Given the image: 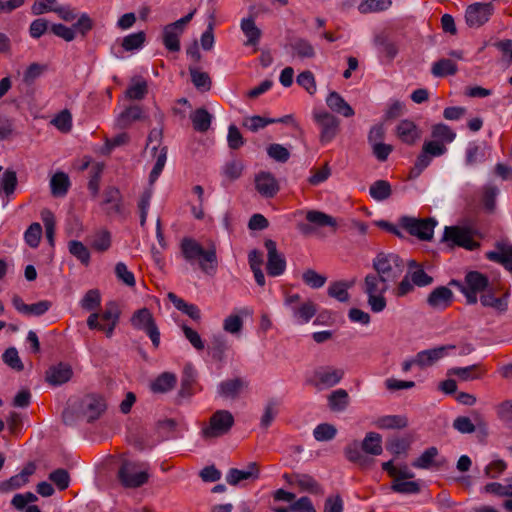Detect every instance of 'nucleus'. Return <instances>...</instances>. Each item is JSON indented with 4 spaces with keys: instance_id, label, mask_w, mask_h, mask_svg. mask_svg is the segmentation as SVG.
Returning <instances> with one entry per match:
<instances>
[{
    "instance_id": "obj_1",
    "label": "nucleus",
    "mask_w": 512,
    "mask_h": 512,
    "mask_svg": "<svg viewBox=\"0 0 512 512\" xmlns=\"http://www.w3.org/2000/svg\"><path fill=\"white\" fill-rule=\"evenodd\" d=\"M183 258L193 264L198 260L199 268L207 275H214L218 268L216 246L211 244L207 249L193 238L185 237L180 243Z\"/></svg>"
},
{
    "instance_id": "obj_2",
    "label": "nucleus",
    "mask_w": 512,
    "mask_h": 512,
    "mask_svg": "<svg viewBox=\"0 0 512 512\" xmlns=\"http://www.w3.org/2000/svg\"><path fill=\"white\" fill-rule=\"evenodd\" d=\"M450 285L458 288L465 296L469 305H474L478 301V294H482L490 287L489 279L486 275L478 271H469L464 281L452 280Z\"/></svg>"
},
{
    "instance_id": "obj_3",
    "label": "nucleus",
    "mask_w": 512,
    "mask_h": 512,
    "mask_svg": "<svg viewBox=\"0 0 512 512\" xmlns=\"http://www.w3.org/2000/svg\"><path fill=\"white\" fill-rule=\"evenodd\" d=\"M121 485L125 488H139L149 480L148 464L123 460L117 473Z\"/></svg>"
},
{
    "instance_id": "obj_4",
    "label": "nucleus",
    "mask_w": 512,
    "mask_h": 512,
    "mask_svg": "<svg viewBox=\"0 0 512 512\" xmlns=\"http://www.w3.org/2000/svg\"><path fill=\"white\" fill-rule=\"evenodd\" d=\"M375 273L388 284L399 279L404 271L403 260L394 253H379L373 260Z\"/></svg>"
},
{
    "instance_id": "obj_5",
    "label": "nucleus",
    "mask_w": 512,
    "mask_h": 512,
    "mask_svg": "<svg viewBox=\"0 0 512 512\" xmlns=\"http://www.w3.org/2000/svg\"><path fill=\"white\" fill-rule=\"evenodd\" d=\"M390 284L384 281L376 273L367 274L364 279V292L368 296V304L375 313L383 311L386 307L384 293L388 290Z\"/></svg>"
},
{
    "instance_id": "obj_6",
    "label": "nucleus",
    "mask_w": 512,
    "mask_h": 512,
    "mask_svg": "<svg viewBox=\"0 0 512 512\" xmlns=\"http://www.w3.org/2000/svg\"><path fill=\"white\" fill-rule=\"evenodd\" d=\"M438 222L435 218H415L410 216H402L399 219V225L411 236L417 237L422 241H430L433 238L434 229Z\"/></svg>"
},
{
    "instance_id": "obj_7",
    "label": "nucleus",
    "mask_w": 512,
    "mask_h": 512,
    "mask_svg": "<svg viewBox=\"0 0 512 512\" xmlns=\"http://www.w3.org/2000/svg\"><path fill=\"white\" fill-rule=\"evenodd\" d=\"M234 425V417L228 410H217L209 419L208 426L202 428V437L206 440L219 438L227 434Z\"/></svg>"
},
{
    "instance_id": "obj_8",
    "label": "nucleus",
    "mask_w": 512,
    "mask_h": 512,
    "mask_svg": "<svg viewBox=\"0 0 512 512\" xmlns=\"http://www.w3.org/2000/svg\"><path fill=\"white\" fill-rule=\"evenodd\" d=\"M441 242L446 243L450 248L458 246L470 251L480 247V243L472 238L470 231L460 226H446Z\"/></svg>"
},
{
    "instance_id": "obj_9",
    "label": "nucleus",
    "mask_w": 512,
    "mask_h": 512,
    "mask_svg": "<svg viewBox=\"0 0 512 512\" xmlns=\"http://www.w3.org/2000/svg\"><path fill=\"white\" fill-rule=\"evenodd\" d=\"M130 321L135 329L142 330L149 336L154 348L159 347L160 332L149 309L141 308L135 311Z\"/></svg>"
},
{
    "instance_id": "obj_10",
    "label": "nucleus",
    "mask_w": 512,
    "mask_h": 512,
    "mask_svg": "<svg viewBox=\"0 0 512 512\" xmlns=\"http://www.w3.org/2000/svg\"><path fill=\"white\" fill-rule=\"evenodd\" d=\"M194 12L188 13L186 16L163 28V44L168 51L178 52L180 50V36L184 32L185 26L192 20Z\"/></svg>"
},
{
    "instance_id": "obj_11",
    "label": "nucleus",
    "mask_w": 512,
    "mask_h": 512,
    "mask_svg": "<svg viewBox=\"0 0 512 512\" xmlns=\"http://www.w3.org/2000/svg\"><path fill=\"white\" fill-rule=\"evenodd\" d=\"M313 117L321 129L320 141L322 143L332 141L339 131V120L334 115L326 111L314 112Z\"/></svg>"
},
{
    "instance_id": "obj_12",
    "label": "nucleus",
    "mask_w": 512,
    "mask_h": 512,
    "mask_svg": "<svg viewBox=\"0 0 512 512\" xmlns=\"http://www.w3.org/2000/svg\"><path fill=\"white\" fill-rule=\"evenodd\" d=\"M267 250V264L266 269L269 276H280L285 272L286 260L282 253L277 250L276 242L272 239H267L264 242Z\"/></svg>"
},
{
    "instance_id": "obj_13",
    "label": "nucleus",
    "mask_w": 512,
    "mask_h": 512,
    "mask_svg": "<svg viewBox=\"0 0 512 512\" xmlns=\"http://www.w3.org/2000/svg\"><path fill=\"white\" fill-rule=\"evenodd\" d=\"M494 13V5L492 3H474L469 5L465 19L469 27L478 28L484 25Z\"/></svg>"
},
{
    "instance_id": "obj_14",
    "label": "nucleus",
    "mask_w": 512,
    "mask_h": 512,
    "mask_svg": "<svg viewBox=\"0 0 512 512\" xmlns=\"http://www.w3.org/2000/svg\"><path fill=\"white\" fill-rule=\"evenodd\" d=\"M260 477V467L256 462H250L246 466V469L240 470L237 468H231L227 475L226 481L229 485L237 486L242 481H255Z\"/></svg>"
},
{
    "instance_id": "obj_15",
    "label": "nucleus",
    "mask_w": 512,
    "mask_h": 512,
    "mask_svg": "<svg viewBox=\"0 0 512 512\" xmlns=\"http://www.w3.org/2000/svg\"><path fill=\"white\" fill-rule=\"evenodd\" d=\"M255 189L264 198H273L279 191V183L270 172H260L255 176Z\"/></svg>"
},
{
    "instance_id": "obj_16",
    "label": "nucleus",
    "mask_w": 512,
    "mask_h": 512,
    "mask_svg": "<svg viewBox=\"0 0 512 512\" xmlns=\"http://www.w3.org/2000/svg\"><path fill=\"white\" fill-rule=\"evenodd\" d=\"M455 348V345H444L420 351L416 354L417 366L421 368L432 366L438 360L443 358L447 354L448 350H452Z\"/></svg>"
},
{
    "instance_id": "obj_17",
    "label": "nucleus",
    "mask_w": 512,
    "mask_h": 512,
    "mask_svg": "<svg viewBox=\"0 0 512 512\" xmlns=\"http://www.w3.org/2000/svg\"><path fill=\"white\" fill-rule=\"evenodd\" d=\"M36 466L34 463H28L22 471L12 476L10 479L0 482V490L2 492H9L24 486L28 481L29 477L35 472Z\"/></svg>"
},
{
    "instance_id": "obj_18",
    "label": "nucleus",
    "mask_w": 512,
    "mask_h": 512,
    "mask_svg": "<svg viewBox=\"0 0 512 512\" xmlns=\"http://www.w3.org/2000/svg\"><path fill=\"white\" fill-rule=\"evenodd\" d=\"M72 376V367L67 363L60 362L47 370L46 381L52 386H58L68 382Z\"/></svg>"
},
{
    "instance_id": "obj_19",
    "label": "nucleus",
    "mask_w": 512,
    "mask_h": 512,
    "mask_svg": "<svg viewBox=\"0 0 512 512\" xmlns=\"http://www.w3.org/2000/svg\"><path fill=\"white\" fill-rule=\"evenodd\" d=\"M453 292L446 286H440L430 292L427 303L434 309L443 310L451 305Z\"/></svg>"
},
{
    "instance_id": "obj_20",
    "label": "nucleus",
    "mask_w": 512,
    "mask_h": 512,
    "mask_svg": "<svg viewBox=\"0 0 512 512\" xmlns=\"http://www.w3.org/2000/svg\"><path fill=\"white\" fill-rule=\"evenodd\" d=\"M99 318L102 321L107 322L104 328V333L107 337H111L113 335L114 329L119 321L120 312L115 302H109L106 305L105 310L102 314H99Z\"/></svg>"
},
{
    "instance_id": "obj_21",
    "label": "nucleus",
    "mask_w": 512,
    "mask_h": 512,
    "mask_svg": "<svg viewBox=\"0 0 512 512\" xmlns=\"http://www.w3.org/2000/svg\"><path fill=\"white\" fill-rule=\"evenodd\" d=\"M289 48L293 57L299 59H310L316 55L313 45L304 38H296L290 44Z\"/></svg>"
},
{
    "instance_id": "obj_22",
    "label": "nucleus",
    "mask_w": 512,
    "mask_h": 512,
    "mask_svg": "<svg viewBox=\"0 0 512 512\" xmlns=\"http://www.w3.org/2000/svg\"><path fill=\"white\" fill-rule=\"evenodd\" d=\"M399 139L406 144H413L419 137L420 131L414 122L410 120H402L396 129Z\"/></svg>"
},
{
    "instance_id": "obj_23",
    "label": "nucleus",
    "mask_w": 512,
    "mask_h": 512,
    "mask_svg": "<svg viewBox=\"0 0 512 512\" xmlns=\"http://www.w3.org/2000/svg\"><path fill=\"white\" fill-rule=\"evenodd\" d=\"M315 376L318 381V385L332 387L341 381L344 376V371L342 369L327 367L317 371Z\"/></svg>"
},
{
    "instance_id": "obj_24",
    "label": "nucleus",
    "mask_w": 512,
    "mask_h": 512,
    "mask_svg": "<svg viewBox=\"0 0 512 512\" xmlns=\"http://www.w3.org/2000/svg\"><path fill=\"white\" fill-rule=\"evenodd\" d=\"M480 302L482 306L493 308L500 313L505 312L508 308L507 296L496 297L491 286L480 295Z\"/></svg>"
},
{
    "instance_id": "obj_25",
    "label": "nucleus",
    "mask_w": 512,
    "mask_h": 512,
    "mask_svg": "<svg viewBox=\"0 0 512 512\" xmlns=\"http://www.w3.org/2000/svg\"><path fill=\"white\" fill-rule=\"evenodd\" d=\"M326 103L332 111L339 113L344 117H351L354 115L352 107L337 92H331L326 99Z\"/></svg>"
},
{
    "instance_id": "obj_26",
    "label": "nucleus",
    "mask_w": 512,
    "mask_h": 512,
    "mask_svg": "<svg viewBox=\"0 0 512 512\" xmlns=\"http://www.w3.org/2000/svg\"><path fill=\"white\" fill-rule=\"evenodd\" d=\"M485 374V370L480 364H474L467 367H455L448 370V375L457 376L463 381L480 379Z\"/></svg>"
},
{
    "instance_id": "obj_27",
    "label": "nucleus",
    "mask_w": 512,
    "mask_h": 512,
    "mask_svg": "<svg viewBox=\"0 0 512 512\" xmlns=\"http://www.w3.org/2000/svg\"><path fill=\"white\" fill-rule=\"evenodd\" d=\"M70 179L64 172H56L50 180L51 194L54 197H64L70 188Z\"/></svg>"
},
{
    "instance_id": "obj_28",
    "label": "nucleus",
    "mask_w": 512,
    "mask_h": 512,
    "mask_svg": "<svg viewBox=\"0 0 512 512\" xmlns=\"http://www.w3.org/2000/svg\"><path fill=\"white\" fill-rule=\"evenodd\" d=\"M290 119H292L291 115H286L282 118L274 119V118H264L261 116H252L244 120L243 125L247 127L252 132H257L259 129L266 127L272 123H287Z\"/></svg>"
},
{
    "instance_id": "obj_29",
    "label": "nucleus",
    "mask_w": 512,
    "mask_h": 512,
    "mask_svg": "<svg viewBox=\"0 0 512 512\" xmlns=\"http://www.w3.org/2000/svg\"><path fill=\"white\" fill-rule=\"evenodd\" d=\"M241 30L244 35L247 37V41L245 45L247 46H256L259 43L262 32L256 26L255 20L253 17L244 18L241 21Z\"/></svg>"
},
{
    "instance_id": "obj_30",
    "label": "nucleus",
    "mask_w": 512,
    "mask_h": 512,
    "mask_svg": "<svg viewBox=\"0 0 512 512\" xmlns=\"http://www.w3.org/2000/svg\"><path fill=\"white\" fill-rule=\"evenodd\" d=\"M499 188L491 183L484 185L481 189V203L487 213H494L496 210V198Z\"/></svg>"
},
{
    "instance_id": "obj_31",
    "label": "nucleus",
    "mask_w": 512,
    "mask_h": 512,
    "mask_svg": "<svg viewBox=\"0 0 512 512\" xmlns=\"http://www.w3.org/2000/svg\"><path fill=\"white\" fill-rule=\"evenodd\" d=\"M106 405L101 397L89 396L85 400L84 413L89 422L99 418Z\"/></svg>"
},
{
    "instance_id": "obj_32",
    "label": "nucleus",
    "mask_w": 512,
    "mask_h": 512,
    "mask_svg": "<svg viewBox=\"0 0 512 512\" xmlns=\"http://www.w3.org/2000/svg\"><path fill=\"white\" fill-rule=\"evenodd\" d=\"M361 448L364 453L378 456L382 453V437L376 432H368L364 437Z\"/></svg>"
},
{
    "instance_id": "obj_33",
    "label": "nucleus",
    "mask_w": 512,
    "mask_h": 512,
    "mask_svg": "<svg viewBox=\"0 0 512 512\" xmlns=\"http://www.w3.org/2000/svg\"><path fill=\"white\" fill-rule=\"evenodd\" d=\"M142 119V108L138 105L126 108L116 119L119 129L128 128L134 121Z\"/></svg>"
},
{
    "instance_id": "obj_34",
    "label": "nucleus",
    "mask_w": 512,
    "mask_h": 512,
    "mask_svg": "<svg viewBox=\"0 0 512 512\" xmlns=\"http://www.w3.org/2000/svg\"><path fill=\"white\" fill-rule=\"evenodd\" d=\"M245 387L241 378L228 379L219 385V394L225 398H236Z\"/></svg>"
},
{
    "instance_id": "obj_35",
    "label": "nucleus",
    "mask_w": 512,
    "mask_h": 512,
    "mask_svg": "<svg viewBox=\"0 0 512 512\" xmlns=\"http://www.w3.org/2000/svg\"><path fill=\"white\" fill-rule=\"evenodd\" d=\"M104 204H110L108 213H122V195L118 188L111 186L104 191Z\"/></svg>"
},
{
    "instance_id": "obj_36",
    "label": "nucleus",
    "mask_w": 512,
    "mask_h": 512,
    "mask_svg": "<svg viewBox=\"0 0 512 512\" xmlns=\"http://www.w3.org/2000/svg\"><path fill=\"white\" fill-rule=\"evenodd\" d=\"M193 128L198 132H206L211 126L212 116L205 108L196 109L190 116Z\"/></svg>"
},
{
    "instance_id": "obj_37",
    "label": "nucleus",
    "mask_w": 512,
    "mask_h": 512,
    "mask_svg": "<svg viewBox=\"0 0 512 512\" xmlns=\"http://www.w3.org/2000/svg\"><path fill=\"white\" fill-rule=\"evenodd\" d=\"M375 425L379 429H403L408 425V419L402 415H387L379 417Z\"/></svg>"
},
{
    "instance_id": "obj_38",
    "label": "nucleus",
    "mask_w": 512,
    "mask_h": 512,
    "mask_svg": "<svg viewBox=\"0 0 512 512\" xmlns=\"http://www.w3.org/2000/svg\"><path fill=\"white\" fill-rule=\"evenodd\" d=\"M168 299L179 311L185 313L193 320L200 319V310L196 305L187 303L182 298H179L176 294L172 292L168 294Z\"/></svg>"
},
{
    "instance_id": "obj_39",
    "label": "nucleus",
    "mask_w": 512,
    "mask_h": 512,
    "mask_svg": "<svg viewBox=\"0 0 512 512\" xmlns=\"http://www.w3.org/2000/svg\"><path fill=\"white\" fill-rule=\"evenodd\" d=\"M176 384V376L172 373L165 372L159 375L155 381L151 383V390L155 393H166L174 388Z\"/></svg>"
},
{
    "instance_id": "obj_40",
    "label": "nucleus",
    "mask_w": 512,
    "mask_h": 512,
    "mask_svg": "<svg viewBox=\"0 0 512 512\" xmlns=\"http://www.w3.org/2000/svg\"><path fill=\"white\" fill-rule=\"evenodd\" d=\"M391 490L404 495L418 494L421 491V485L418 481L394 479Z\"/></svg>"
},
{
    "instance_id": "obj_41",
    "label": "nucleus",
    "mask_w": 512,
    "mask_h": 512,
    "mask_svg": "<svg viewBox=\"0 0 512 512\" xmlns=\"http://www.w3.org/2000/svg\"><path fill=\"white\" fill-rule=\"evenodd\" d=\"M306 219L312 224H315L319 227L330 226L333 228V231H336V220L332 216L316 210L308 211L306 214Z\"/></svg>"
},
{
    "instance_id": "obj_42",
    "label": "nucleus",
    "mask_w": 512,
    "mask_h": 512,
    "mask_svg": "<svg viewBox=\"0 0 512 512\" xmlns=\"http://www.w3.org/2000/svg\"><path fill=\"white\" fill-rule=\"evenodd\" d=\"M370 196L376 201H384L392 194V188L388 181L377 180L369 188Z\"/></svg>"
},
{
    "instance_id": "obj_43",
    "label": "nucleus",
    "mask_w": 512,
    "mask_h": 512,
    "mask_svg": "<svg viewBox=\"0 0 512 512\" xmlns=\"http://www.w3.org/2000/svg\"><path fill=\"white\" fill-rule=\"evenodd\" d=\"M294 478L296 479V485L301 491L310 492L312 494H323L322 487L312 476L299 473Z\"/></svg>"
},
{
    "instance_id": "obj_44",
    "label": "nucleus",
    "mask_w": 512,
    "mask_h": 512,
    "mask_svg": "<svg viewBox=\"0 0 512 512\" xmlns=\"http://www.w3.org/2000/svg\"><path fill=\"white\" fill-rule=\"evenodd\" d=\"M349 404V396L346 390L338 389L328 397V405L332 411H343Z\"/></svg>"
},
{
    "instance_id": "obj_45",
    "label": "nucleus",
    "mask_w": 512,
    "mask_h": 512,
    "mask_svg": "<svg viewBox=\"0 0 512 512\" xmlns=\"http://www.w3.org/2000/svg\"><path fill=\"white\" fill-rule=\"evenodd\" d=\"M353 283L345 281L332 282L328 287L327 293L330 297L337 299L340 302H347L349 300L348 289Z\"/></svg>"
},
{
    "instance_id": "obj_46",
    "label": "nucleus",
    "mask_w": 512,
    "mask_h": 512,
    "mask_svg": "<svg viewBox=\"0 0 512 512\" xmlns=\"http://www.w3.org/2000/svg\"><path fill=\"white\" fill-rule=\"evenodd\" d=\"M317 312L316 305L308 300L297 307H292L293 316L301 322L307 323Z\"/></svg>"
},
{
    "instance_id": "obj_47",
    "label": "nucleus",
    "mask_w": 512,
    "mask_h": 512,
    "mask_svg": "<svg viewBox=\"0 0 512 512\" xmlns=\"http://www.w3.org/2000/svg\"><path fill=\"white\" fill-rule=\"evenodd\" d=\"M361 444L357 441H353L348 444L344 449V454L347 460L350 462L365 466L367 464V457L362 453Z\"/></svg>"
},
{
    "instance_id": "obj_48",
    "label": "nucleus",
    "mask_w": 512,
    "mask_h": 512,
    "mask_svg": "<svg viewBox=\"0 0 512 512\" xmlns=\"http://www.w3.org/2000/svg\"><path fill=\"white\" fill-rule=\"evenodd\" d=\"M17 174L14 170L7 169L0 177V194L3 192L6 196L12 195L17 187Z\"/></svg>"
},
{
    "instance_id": "obj_49",
    "label": "nucleus",
    "mask_w": 512,
    "mask_h": 512,
    "mask_svg": "<svg viewBox=\"0 0 512 512\" xmlns=\"http://www.w3.org/2000/svg\"><path fill=\"white\" fill-rule=\"evenodd\" d=\"M431 136L434 140L443 144L451 143L455 137V132L446 124L439 123L432 127Z\"/></svg>"
},
{
    "instance_id": "obj_50",
    "label": "nucleus",
    "mask_w": 512,
    "mask_h": 512,
    "mask_svg": "<svg viewBox=\"0 0 512 512\" xmlns=\"http://www.w3.org/2000/svg\"><path fill=\"white\" fill-rule=\"evenodd\" d=\"M392 0H362L358 9L361 13L380 12L388 9Z\"/></svg>"
},
{
    "instance_id": "obj_51",
    "label": "nucleus",
    "mask_w": 512,
    "mask_h": 512,
    "mask_svg": "<svg viewBox=\"0 0 512 512\" xmlns=\"http://www.w3.org/2000/svg\"><path fill=\"white\" fill-rule=\"evenodd\" d=\"M69 252L76 257L82 264L87 266L90 262V252L88 248L80 241L72 240L68 244Z\"/></svg>"
},
{
    "instance_id": "obj_52",
    "label": "nucleus",
    "mask_w": 512,
    "mask_h": 512,
    "mask_svg": "<svg viewBox=\"0 0 512 512\" xmlns=\"http://www.w3.org/2000/svg\"><path fill=\"white\" fill-rule=\"evenodd\" d=\"M457 72V65L450 59H441L434 63L432 74L436 77L454 75Z\"/></svg>"
},
{
    "instance_id": "obj_53",
    "label": "nucleus",
    "mask_w": 512,
    "mask_h": 512,
    "mask_svg": "<svg viewBox=\"0 0 512 512\" xmlns=\"http://www.w3.org/2000/svg\"><path fill=\"white\" fill-rule=\"evenodd\" d=\"M148 93L147 82L139 78L135 83L131 84L126 90V97L131 100H142Z\"/></svg>"
},
{
    "instance_id": "obj_54",
    "label": "nucleus",
    "mask_w": 512,
    "mask_h": 512,
    "mask_svg": "<svg viewBox=\"0 0 512 512\" xmlns=\"http://www.w3.org/2000/svg\"><path fill=\"white\" fill-rule=\"evenodd\" d=\"M303 282L313 289H318L324 286L327 281L326 276L319 274L314 269H307L302 274Z\"/></svg>"
},
{
    "instance_id": "obj_55",
    "label": "nucleus",
    "mask_w": 512,
    "mask_h": 512,
    "mask_svg": "<svg viewBox=\"0 0 512 512\" xmlns=\"http://www.w3.org/2000/svg\"><path fill=\"white\" fill-rule=\"evenodd\" d=\"M189 72L191 75L192 83L197 89H201L203 91L210 90L212 82L208 73L198 71L196 68L191 67L189 68Z\"/></svg>"
},
{
    "instance_id": "obj_56",
    "label": "nucleus",
    "mask_w": 512,
    "mask_h": 512,
    "mask_svg": "<svg viewBox=\"0 0 512 512\" xmlns=\"http://www.w3.org/2000/svg\"><path fill=\"white\" fill-rule=\"evenodd\" d=\"M146 40V35L143 31L129 34L122 40V47L125 51H133L143 46Z\"/></svg>"
},
{
    "instance_id": "obj_57",
    "label": "nucleus",
    "mask_w": 512,
    "mask_h": 512,
    "mask_svg": "<svg viewBox=\"0 0 512 512\" xmlns=\"http://www.w3.org/2000/svg\"><path fill=\"white\" fill-rule=\"evenodd\" d=\"M438 455V450L436 447H430L426 449L416 460L412 462V466L420 469H428L434 458Z\"/></svg>"
},
{
    "instance_id": "obj_58",
    "label": "nucleus",
    "mask_w": 512,
    "mask_h": 512,
    "mask_svg": "<svg viewBox=\"0 0 512 512\" xmlns=\"http://www.w3.org/2000/svg\"><path fill=\"white\" fill-rule=\"evenodd\" d=\"M3 361L7 364L11 369L15 371H22L24 369V365L18 355V351L15 347H9L5 350L2 355Z\"/></svg>"
},
{
    "instance_id": "obj_59",
    "label": "nucleus",
    "mask_w": 512,
    "mask_h": 512,
    "mask_svg": "<svg viewBox=\"0 0 512 512\" xmlns=\"http://www.w3.org/2000/svg\"><path fill=\"white\" fill-rule=\"evenodd\" d=\"M101 303V295L99 290L91 289L86 292L81 300V307L87 311L96 310Z\"/></svg>"
},
{
    "instance_id": "obj_60",
    "label": "nucleus",
    "mask_w": 512,
    "mask_h": 512,
    "mask_svg": "<svg viewBox=\"0 0 512 512\" xmlns=\"http://www.w3.org/2000/svg\"><path fill=\"white\" fill-rule=\"evenodd\" d=\"M209 349L212 353L213 358L222 360L227 350V341L221 335H214Z\"/></svg>"
},
{
    "instance_id": "obj_61",
    "label": "nucleus",
    "mask_w": 512,
    "mask_h": 512,
    "mask_svg": "<svg viewBox=\"0 0 512 512\" xmlns=\"http://www.w3.org/2000/svg\"><path fill=\"white\" fill-rule=\"evenodd\" d=\"M336 428L328 423L319 424L313 431L314 438L317 441H329L336 436Z\"/></svg>"
},
{
    "instance_id": "obj_62",
    "label": "nucleus",
    "mask_w": 512,
    "mask_h": 512,
    "mask_svg": "<svg viewBox=\"0 0 512 512\" xmlns=\"http://www.w3.org/2000/svg\"><path fill=\"white\" fill-rule=\"evenodd\" d=\"M42 236V227L39 223H32L24 234L26 243L32 247H38Z\"/></svg>"
},
{
    "instance_id": "obj_63",
    "label": "nucleus",
    "mask_w": 512,
    "mask_h": 512,
    "mask_svg": "<svg viewBox=\"0 0 512 512\" xmlns=\"http://www.w3.org/2000/svg\"><path fill=\"white\" fill-rule=\"evenodd\" d=\"M376 45L381 47V51L389 58L393 59L398 53L397 45L390 41L386 36H376L374 39Z\"/></svg>"
},
{
    "instance_id": "obj_64",
    "label": "nucleus",
    "mask_w": 512,
    "mask_h": 512,
    "mask_svg": "<svg viewBox=\"0 0 512 512\" xmlns=\"http://www.w3.org/2000/svg\"><path fill=\"white\" fill-rule=\"evenodd\" d=\"M496 410L498 418L508 427L512 428V400L501 402Z\"/></svg>"
}]
</instances>
